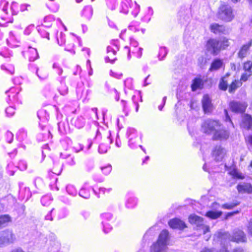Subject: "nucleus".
Instances as JSON below:
<instances>
[{
	"label": "nucleus",
	"instance_id": "8",
	"mask_svg": "<svg viewBox=\"0 0 252 252\" xmlns=\"http://www.w3.org/2000/svg\"><path fill=\"white\" fill-rule=\"evenodd\" d=\"M252 46V39H250L246 43L243 44L240 48L237 57L241 60L246 58L250 54V49Z\"/></svg>",
	"mask_w": 252,
	"mask_h": 252
},
{
	"label": "nucleus",
	"instance_id": "41",
	"mask_svg": "<svg viewBox=\"0 0 252 252\" xmlns=\"http://www.w3.org/2000/svg\"><path fill=\"white\" fill-rule=\"evenodd\" d=\"M53 66L54 68H57L59 70L58 71V74H61L62 72V70L58 66V65L56 64V63H54L53 65Z\"/></svg>",
	"mask_w": 252,
	"mask_h": 252
},
{
	"label": "nucleus",
	"instance_id": "47",
	"mask_svg": "<svg viewBox=\"0 0 252 252\" xmlns=\"http://www.w3.org/2000/svg\"><path fill=\"white\" fill-rule=\"evenodd\" d=\"M125 49L127 50V51L128 52V54H129V52H130V49H129V48L128 47H127V46H126V47H125Z\"/></svg>",
	"mask_w": 252,
	"mask_h": 252
},
{
	"label": "nucleus",
	"instance_id": "44",
	"mask_svg": "<svg viewBox=\"0 0 252 252\" xmlns=\"http://www.w3.org/2000/svg\"><path fill=\"white\" fill-rule=\"evenodd\" d=\"M225 112H226V119L231 123V124H233L232 123V121L231 119V118H230L229 116L228 115V113H227V112L226 111H225Z\"/></svg>",
	"mask_w": 252,
	"mask_h": 252
},
{
	"label": "nucleus",
	"instance_id": "34",
	"mask_svg": "<svg viewBox=\"0 0 252 252\" xmlns=\"http://www.w3.org/2000/svg\"><path fill=\"white\" fill-rule=\"evenodd\" d=\"M239 212H240L238 210H236V211L231 212H228L225 214V215L224 216V220H227L229 218L231 217L232 216L239 213Z\"/></svg>",
	"mask_w": 252,
	"mask_h": 252
},
{
	"label": "nucleus",
	"instance_id": "13",
	"mask_svg": "<svg viewBox=\"0 0 252 252\" xmlns=\"http://www.w3.org/2000/svg\"><path fill=\"white\" fill-rule=\"evenodd\" d=\"M224 67V64L223 60L219 58H216L211 63L208 71L209 72L216 71Z\"/></svg>",
	"mask_w": 252,
	"mask_h": 252
},
{
	"label": "nucleus",
	"instance_id": "4",
	"mask_svg": "<svg viewBox=\"0 0 252 252\" xmlns=\"http://www.w3.org/2000/svg\"><path fill=\"white\" fill-rule=\"evenodd\" d=\"M217 15L219 20L224 22H230L234 17L232 8L227 4H221L219 8Z\"/></svg>",
	"mask_w": 252,
	"mask_h": 252
},
{
	"label": "nucleus",
	"instance_id": "1",
	"mask_svg": "<svg viewBox=\"0 0 252 252\" xmlns=\"http://www.w3.org/2000/svg\"><path fill=\"white\" fill-rule=\"evenodd\" d=\"M202 132L207 135H212L214 141H224L230 136V132L225 127L221 121L217 119L208 118L203 121L201 125Z\"/></svg>",
	"mask_w": 252,
	"mask_h": 252
},
{
	"label": "nucleus",
	"instance_id": "20",
	"mask_svg": "<svg viewBox=\"0 0 252 252\" xmlns=\"http://www.w3.org/2000/svg\"><path fill=\"white\" fill-rule=\"evenodd\" d=\"M93 13V10L92 6L88 5L85 6L80 11V14L83 18L90 19Z\"/></svg>",
	"mask_w": 252,
	"mask_h": 252
},
{
	"label": "nucleus",
	"instance_id": "33",
	"mask_svg": "<svg viewBox=\"0 0 252 252\" xmlns=\"http://www.w3.org/2000/svg\"><path fill=\"white\" fill-rule=\"evenodd\" d=\"M229 235V234L228 232H219L217 234V238L219 240H224Z\"/></svg>",
	"mask_w": 252,
	"mask_h": 252
},
{
	"label": "nucleus",
	"instance_id": "48",
	"mask_svg": "<svg viewBox=\"0 0 252 252\" xmlns=\"http://www.w3.org/2000/svg\"><path fill=\"white\" fill-rule=\"evenodd\" d=\"M44 37L47 38L48 39H49V34L48 33H47L46 35H44Z\"/></svg>",
	"mask_w": 252,
	"mask_h": 252
},
{
	"label": "nucleus",
	"instance_id": "5",
	"mask_svg": "<svg viewBox=\"0 0 252 252\" xmlns=\"http://www.w3.org/2000/svg\"><path fill=\"white\" fill-rule=\"evenodd\" d=\"M15 240V235L11 229H5L0 233V246L13 243Z\"/></svg>",
	"mask_w": 252,
	"mask_h": 252
},
{
	"label": "nucleus",
	"instance_id": "40",
	"mask_svg": "<svg viewBox=\"0 0 252 252\" xmlns=\"http://www.w3.org/2000/svg\"><path fill=\"white\" fill-rule=\"evenodd\" d=\"M200 252H213V251L212 249L204 248L200 251Z\"/></svg>",
	"mask_w": 252,
	"mask_h": 252
},
{
	"label": "nucleus",
	"instance_id": "45",
	"mask_svg": "<svg viewBox=\"0 0 252 252\" xmlns=\"http://www.w3.org/2000/svg\"><path fill=\"white\" fill-rule=\"evenodd\" d=\"M12 252H25L23 250H22L21 249H17Z\"/></svg>",
	"mask_w": 252,
	"mask_h": 252
},
{
	"label": "nucleus",
	"instance_id": "9",
	"mask_svg": "<svg viewBox=\"0 0 252 252\" xmlns=\"http://www.w3.org/2000/svg\"><path fill=\"white\" fill-rule=\"evenodd\" d=\"M240 126L246 130H252V116L248 113H244L241 117Z\"/></svg>",
	"mask_w": 252,
	"mask_h": 252
},
{
	"label": "nucleus",
	"instance_id": "35",
	"mask_svg": "<svg viewBox=\"0 0 252 252\" xmlns=\"http://www.w3.org/2000/svg\"><path fill=\"white\" fill-rule=\"evenodd\" d=\"M247 72L244 73L242 74V75L240 77V79L239 80V81H240V82L247 81L248 80V79L250 78V77L252 75V74H250V73L247 74Z\"/></svg>",
	"mask_w": 252,
	"mask_h": 252
},
{
	"label": "nucleus",
	"instance_id": "7",
	"mask_svg": "<svg viewBox=\"0 0 252 252\" xmlns=\"http://www.w3.org/2000/svg\"><path fill=\"white\" fill-rule=\"evenodd\" d=\"M202 107L205 114H211L214 109L212 99L208 94L203 95L201 99Z\"/></svg>",
	"mask_w": 252,
	"mask_h": 252
},
{
	"label": "nucleus",
	"instance_id": "39",
	"mask_svg": "<svg viewBox=\"0 0 252 252\" xmlns=\"http://www.w3.org/2000/svg\"><path fill=\"white\" fill-rule=\"evenodd\" d=\"M232 252H245L244 250L242 248H236L233 249Z\"/></svg>",
	"mask_w": 252,
	"mask_h": 252
},
{
	"label": "nucleus",
	"instance_id": "12",
	"mask_svg": "<svg viewBox=\"0 0 252 252\" xmlns=\"http://www.w3.org/2000/svg\"><path fill=\"white\" fill-rule=\"evenodd\" d=\"M236 189L239 193L252 194V185L250 183L244 182L242 184H239L236 186Z\"/></svg>",
	"mask_w": 252,
	"mask_h": 252
},
{
	"label": "nucleus",
	"instance_id": "23",
	"mask_svg": "<svg viewBox=\"0 0 252 252\" xmlns=\"http://www.w3.org/2000/svg\"><path fill=\"white\" fill-rule=\"evenodd\" d=\"M189 221L191 224H198L202 223L204 221L203 218L195 214H191L189 216Z\"/></svg>",
	"mask_w": 252,
	"mask_h": 252
},
{
	"label": "nucleus",
	"instance_id": "46",
	"mask_svg": "<svg viewBox=\"0 0 252 252\" xmlns=\"http://www.w3.org/2000/svg\"><path fill=\"white\" fill-rule=\"evenodd\" d=\"M230 76V73H226L222 77H224V79H226V78Z\"/></svg>",
	"mask_w": 252,
	"mask_h": 252
},
{
	"label": "nucleus",
	"instance_id": "37",
	"mask_svg": "<svg viewBox=\"0 0 252 252\" xmlns=\"http://www.w3.org/2000/svg\"><path fill=\"white\" fill-rule=\"evenodd\" d=\"M5 112L8 116H11L15 113V111L12 107L9 106L6 108Z\"/></svg>",
	"mask_w": 252,
	"mask_h": 252
},
{
	"label": "nucleus",
	"instance_id": "2",
	"mask_svg": "<svg viewBox=\"0 0 252 252\" xmlns=\"http://www.w3.org/2000/svg\"><path fill=\"white\" fill-rule=\"evenodd\" d=\"M230 40L229 38L225 36L220 38H208L204 43L205 55L218 56L221 51L227 50L230 47Z\"/></svg>",
	"mask_w": 252,
	"mask_h": 252
},
{
	"label": "nucleus",
	"instance_id": "38",
	"mask_svg": "<svg viewBox=\"0 0 252 252\" xmlns=\"http://www.w3.org/2000/svg\"><path fill=\"white\" fill-rule=\"evenodd\" d=\"M110 190H111V189H108L107 191H109ZM106 190H107V189L105 188H100L99 189V193H102V194H104L105 193V192Z\"/></svg>",
	"mask_w": 252,
	"mask_h": 252
},
{
	"label": "nucleus",
	"instance_id": "36",
	"mask_svg": "<svg viewBox=\"0 0 252 252\" xmlns=\"http://www.w3.org/2000/svg\"><path fill=\"white\" fill-rule=\"evenodd\" d=\"M247 231L248 234L252 237V219L249 221L247 225Z\"/></svg>",
	"mask_w": 252,
	"mask_h": 252
},
{
	"label": "nucleus",
	"instance_id": "24",
	"mask_svg": "<svg viewBox=\"0 0 252 252\" xmlns=\"http://www.w3.org/2000/svg\"><path fill=\"white\" fill-rule=\"evenodd\" d=\"M12 219L8 214L0 216V229L6 225L8 223L11 222Z\"/></svg>",
	"mask_w": 252,
	"mask_h": 252
},
{
	"label": "nucleus",
	"instance_id": "42",
	"mask_svg": "<svg viewBox=\"0 0 252 252\" xmlns=\"http://www.w3.org/2000/svg\"><path fill=\"white\" fill-rule=\"evenodd\" d=\"M217 252H229L227 250V248L225 247H222L220 250L217 251Z\"/></svg>",
	"mask_w": 252,
	"mask_h": 252
},
{
	"label": "nucleus",
	"instance_id": "52",
	"mask_svg": "<svg viewBox=\"0 0 252 252\" xmlns=\"http://www.w3.org/2000/svg\"><path fill=\"white\" fill-rule=\"evenodd\" d=\"M126 12H128V11H129V10H128V9H126Z\"/></svg>",
	"mask_w": 252,
	"mask_h": 252
},
{
	"label": "nucleus",
	"instance_id": "28",
	"mask_svg": "<svg viewBox=\"0 0 252 252\" xmlns=\"http://www.w3.org/2000/svg\"><path fill=\"white\" fill-rule=\"evenodd\" d=\"M240 204V202L236 201L230 204L224 203L221 205L222 208L226 210H231Z\"/></svg>",
	"mask_w": 252,
	"mask_h": 252
},
{
	"label": "nucleus",
	"instance_id": "11",
	"mask_svg": "<svg viewBox=\"0 0 252 252\" xmlns=\"http://www.w3.org/2000/svg\"><path fill=\"white\" fill-rule=\"evenodd\" d=\"M13 22V18L10 12H8L5 10L0 12V26H7L8 23H12Z\"/></svg>",
	"mask_w": 252,
	"mask_h": 252
},
{
	"label": "nucleus",
	"instance_id": "19",
	"mask_svg": "<svg viewBox=\"0 0 252 252\" xmlns=\"http://www.w3.org/2000/svg\"><path fill=\"white\" fill-rule=\"evenodd\" d=\"M25 56L30 61H34L38 58L37 50L33 48H29L25 52Z\"/></svg>",
	"mask_w": 252,
	"mask_h": 252
},
{
	"label": "nucleus",
	"instance_id": "10",
	"mask_svg": "<svg viewBox=\"0 0 252 252\" xmlns=\"http://www.w3.org/2000/svg\"><path fill=\"white\" fill-rule=\"evenodd\" d=\"M168 224L171 228L174 229L183 230L187 227V225L186 223L181 219L177 218H174L168 221Z\"/></svg>",
	"mask_w": 252,
	"mask_h": 252
},
{
	"label": "nucleus",
	"instance_id": "31",
	"mask_svg": "<svg viewBox=\"0 0 252 252\" xmlns=\"http://www.w3.org/2000/svg\"><path fill=\"white\" fill-rule=\"evenodd\" d=\"M245 142L248 148H252V133L245 137Z\"/></svg>",
	"mask_w": 252,
	"mask_h": 252
},
{
	"label": "nucleus",
	"instance_id": "32",
	"mask_svg": "<svg viewBox=\"0 0 252 252\" xmlns=\"http://www.w3.org/2000/svg\"><path fill=\"white\" fill-rule=\"evenodd\" d=\"M112 166L110 165L101 168L102 173L104 175H107L110 174L112 171Z\"/></svg>",
	"mask_w": 252,
	"mask_h": 252
},
{
	"label": "nucleus",
	"instance_id": "51",
	"mask_svg": "<svg viewBox=\"0 0 252 252\" xmlns=\"http://www.w3.org/2000/svg\"><path fill=\"white\" fill-rule=\"evenodd\" d=\"M23 6H24V7H27V6H30V5H26V4H24V5H23Z\"/></svg>",
	"mask_w": 252,
	"mask_h": 252
},
{
	"label": "nucleus",
	"instance_id": "49",
	"mask_svg": "<svg viewBox=\"0 0 252 252\" xmlns=\"http://www.w3.org/2000/svg\"><path fill=\"white\" fill-rule=\"evenodd\" d=\"M135 106H136V111H137L138 109V104H136Z\"/></svg>",
	"mask_w": 252,
	"mask_h": 252
},
{
	"label": "nucleus",
	"instance_id": "18",
	"mask_svg": "<svg viewBox=\"0 0 252 252\" xmlns=\"http://www.w3.org/2000/svg\"><path fill=\"white\" fill-rule=\"evenodd\" d=\"M77 44V40L75 38H69L64 43V50L75 53L74 48Z\"/></svg>",
	"mask_w": 252,
	"mask_h": 252
},
{
	"label": "nucleus",
	"instance_id": "21",
	"mask_svg": "<svg viewBox=\"0 0 252 252\" xmlns=\"http://www.w3.org/2000/svg\"><path fill=\"white\" fill-rule=\"evenodd\" d=\"M242 85V82H240L239 80L234 79L228 85V91L230 94H233Z\"/></svg>",
	"mask_w": 252,
	"mask_h": 252
},
{
	"label": "nucleus",
	"instance_id": "14",
	"mask_svg": "<svg viewBox=\"0 0 252 252\" xmlns=\"http://www.w3.org/2000/svg\"><path fill=\"white\" fill-rule=\"evenodd\" d=\"M231 241L240 243V242H246L247 241V238L246 235L242 230H237L233 232Z\"/></svg>",
	"mask_w": 252,
	"mask_h": 252
},
{
	"label": "nucleus",
	"instance_id": "27",
	"mask_svg": "<svg viewBox=\"0 0 252 252\" xmlns=\"http://www.w3.org/2000/svg\"><path fill=\"white\" fill-rule=\"evenodd\" d=\"M228 88V81L224 77H221L219 84V88L222 91H226Z\"/></svg>",
	"mask_w": 252,
	"mask_h": 252
},
{
	"label": "nucleus",
	"instance_id": "15",
	"mask_svg": "<svg viewBox=\"0 0 252 252\" xmlns=\"http://www.w3.org/2000/svg\"><path fill=\"white\" fill-rule=\"evenodd\" d=\"M211 32L214 34H224L226 32L225 26L219 23H214L211 24L209 27Z\"/></svg>",
	"mask_w": 252,
	"mask_h": 252
},
{
	"label": "nucleus",
	"instance_id": "50",
	"mask_svg": "<svg viewBox=\"0 0 252 252\" xmlns=\"http://www.w3.org/2000/svg\"><path fill=\"white\" fill-rule=\"evenodd\" d=\"M250 166L252 168V160H251L250 163Z\"/></svg>",
	"mask_w": 252,
	"mask_h": 252
},
{
	"label": "nucleus",
	"instance_id": "30",
	"mask_svg": "<svg viewBox=\"0 0 252 252\" xmlns=\"http://www.w3.org/2000/svg\"><path fill=\"white\" fill-rule=\"evenodd\" d=\"M111 76L115 77L116 78H119L122 76V73L118 69L115 68L113 70H111L110 71Z\"/></svg>",
	"mask_w": 252,
	"mask_h": 252
},
{
	"label": "nucleus",
	"instance_id": "16",
	"mask_svg": "<svg viewBox=\"0 0 252 252\" xmlns=\"http://www.w3.org/2000/svg\"><path fill=\"white\" fill-rule=\"evenodd\" d=\"M204 81L201 78V75L194 78L192 80L190 86L191 90L192 92H195L197 90H201L204 87Z\"/></svg>",
	"mask_w": 252,
	"mask_h": 252
},
{
	"label": "nucleus",
	"instance_id": "6",
	"mask_svg": "<svg viewBox=\"0 0 252 252\" xmlns=\"http://www.w3.org/2000/svg\"><path fill=\"white\" fill-rule=\"evenodd\" d=\"M228 106L232 112L244 114L246 112L248 104L245 101L231 100L229 102Z\"/></svg>",
	"mask_w": 252,
	"mask_h": 252
},
{
	"label": "nucleus",
	"instance_id": "26",
	"mask_svg": "<svg viewBox=\"0 0 252 252\" xmlns=\"http://www.w3.org/2000/svg\"><path fill=\"white\" fill-rule=\"evenodd\" d=\"M243 69L245 72L252 74V60H247L243 63Z\"/></svg>",
	"mask_w": 252,
	"mask_h": 252
},
{
	"label": "nucleus",
	"instance_id": "22",
	"mask_svg": "<svg viewBox=\"0 0 252 252\" xmlns=\"http://www.w3.org/2000/svg\"><path fill=\"white\" fill-rule=\"evenodd\" d=\"M222 215V212L221 211H214L209 210L205 213V216L211 220H216L220 218Z\"/></svg>",
	"mask_w": 252,
	"mask_h": 252
},
{
	"label": "nucleus",
	"instance_id": "43",
	"mask_svg": "<svg viewBox=\"0 0 252 252\" xmlns=\"http://www.w3.org/2000/svg\"><path fill=\"white\" fill-rule=\"evenodd\" d=\"M210 231V227L209 226H206L205 227V229L203 231V233L205 234L208 232Z\"/></svg>",
	"mask_w": 252,
	"mask_h": 252
},
{
	"label": "nucleus",
	"instance_id": "29",
	"mask_svg": "<svg viewBox=\"0 0 252 252\" xmlns=\"http://www.w3.org/2000/svg\"><path fill=\"white\" fill-rule=\"evenodd\" d=\"M54 22V18L51 16H47L44 18L45 26L47 27H50L52 26V24Z\"/></svg>",
	"mask_w": 252,
	"mask_h": 252
},
{
	"label": "nucleus",
	"instance_id": "25",
	"mask_svg": "<svg viewBox=\"0 0 252 252\" xmlns=\"http://www.w3.org/2000/svg\"><path fill=\"white\" fill-rule=\"evenodd\" d=\"M224 154V149L221 146H216L212 151V155L216 158Z\"/></svg>",
	"mask_w": 252,
	"mask_h": 252
},
{
	"label": "nucleus",
	"instance_id": "17",
	"mask_svg": "<svg viewBox=\"0 0 252 252\" xmlns=\"http://www.w3.org/2000/svg\"><path fill=\"white\" fill-rule=\"evenodd\" d=\"M228 174L231 176L232 178L243 180L245 177L242 173L240 172L235 165L231 166L228 168Z\"/></svg>",
	"mask_w": 252,
	"mask_h": 252
},
{
	"label": "nucleus",
	"instance_id": "3",
	"mask_svg": "<svg viewBox=\"0 0 252 252\" xmlns=\"http://www.w3.org/2000/svg\"><path fill=\"white\" fill-rule=\"evenodd\" d=\"M170 235L167 229H163L159 234L157 241L150 248V252H165L167 247Z\"/></svg>",
	"mask_w": 252,
	"mask_h": 252
}]
</instances>
